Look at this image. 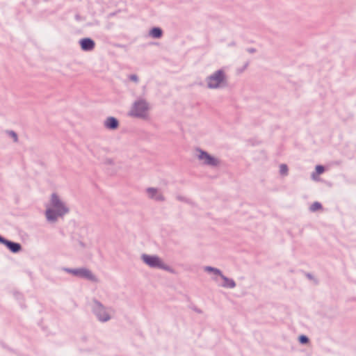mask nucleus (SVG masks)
Masks as SVG:
<instances>
[{
  "label": "nucleus",
  "mask_w": 356,
  "mask_h": 356,
  "mask_svg": "<svg viewBox=\"0 0 356 356\" xmlns=\"http://www.w3.org/2000/svg\"><path fill=\"white\" fill-rule=\"evenodd\" d=\"M106 125L108 128L114 129L118 126V122L115 118H110L106 122Z\"/></svg>",
  "instance_id": "obj_4"
},
{
  "label": "nucleus",
  "mask_w": 356,
  "mask_h": 356,
  "mask_svg": "<svg viewBox=\"0 0 356 356\" xmlns=\"http://www.w3.org/2000/svg\"><path fill=\"white\" fill-rule=\"evenodd\" d=\"M151 34H152L154 37H159V36H161V31L159 29H152V31H151Z\"/></svg>",
  "instance_id": "obj_8"
},
{
  "label": "nucleus",
  "mask_w": 356,
  "mask_h": 356,
  "mask_svg": "<svg viewBox=\"0 0 356 356\" xmlns=\"http://www.w3.org/2000/svg\"><path fill=\"white\" fill-rule=\"evenodd\" d=\"M143 259L147 264L152 266H158L160 264L159 259L156 257L144 256Z\"/></svg>",
  "instance_id": "obj_2"
},
{
  "label": "nucleus",
  "mask_w": 356,
  "mask_h": 356,
  "mask_svg": "<svg viewBox=\"0 0 356 356\" xmlns=\"http://www.w3.org/2000/svg\"><path fill=\"white\" fill-rule=\"evenodd\" d=\"M8 246L13 252H17L19 250V245L17 243H8Z\"/></svg>",
  "instance_id": "obj_6"
},
{
  "label": "nucleus",
  "mask_w": 356,
  "mask_h": 356,
  "mask_svg": "<svg viewBox=\"0 0 356 356\" xmlns=\"http://www.w3.org/2000/svg\"><path fill=\"white\" fill-rule=\"evenodd\" d=\"M227 286H234V283H233V282L230 281V282L227 284Z\"/></svg>",
  "instance_id": "obj_13"
},
{
  "label": "nucleus",
  "mask_w": 356,
  "mask_h": 356,
  "mask_svg": "<svg viewBox=\"0 0 356 356\" xmlns=\"http://www.w3.org/2000/svg\"><path fill=\"white\" fill-rule=\"evenodd\" d=\"M81 47L83 49H90L93 47L94 43L91 40L84 39L81 42Z\"/></svg>",
  "instance_id": "obj_3"
},
{
  "label": "nucleus",
  "mask_w": 356,
  "mask_h": 356,
  "mask_svg": "<svg viewBox=\"0 0 356 356\" xmlns=\"http://www.w3.org/2000/svg\"><path fill=\"white\" fill-rule=\"evenodd\" d=\"M318 207H320V206H319L318 204H314V206H313V209H317V208H318Z\"/></svg>",
  "instance_id": "obj_12"
},
{
  "label": "nucleus",
  "mask_w": 356,
  "mask_h": 356,
  "mask_svg": "<svg viewBox=\"0 0 356 356\" xmlns=\"http://www.w3.org/2000/svg\"><path fill=\"white\" fill-rule=\"evenodd\" d=\"M52 204H53L54 209H55L56 210H58L61 207V206L58 204V201L56 197H54V196L52 197Z\"/></svg>",
  "instance_id": "obj_7"
},
{
  "label": "nucleus",
  "mask_w": 356,
  "mask_h": 356,
  "mask_svg": "<svg viewBox=\"0 0 356 356\" xmlns=\"http://www.w3.org/2000/svg\"><path fill=\"white\" fill-rule=\"evenodd\" d=\"M51 210L49 209L47 211V217L49 219H53L54 218L51 216Z\"/></svg>",
  "instance_id": "obj_10"
},
{
  "label": "nucleus",
  "mask_w": 356,
  "mask_h": 356,
  "mask_svg": "<svg viewBox=\"0 0 356 356\" xmlns=\"http://www.w3.org/2000/svg\"><path fill=\"white\" fill-rule=\"evenodd\" d=\"M300 341L301 343H306L307 342V338L305 336H302L300 337Z\"/></svg>",
  "instance_id": "obj_9"
},
{
  "label": "nucleus",
  "mask_w": 356,
  "mask_h": 356,
  "mask_svg": "<svg viewBox=\"0 0 356 356\" xmlns=\"http://www.w3.org/2000/svg\"><path fill=\"white\" fill-rule=\"evenodd\" d=\"M221 80H222V78L220 75L211 77L209 79V87L210 88L218 87L220 85Z\"/></svg>",
  "instance_id": "obj_1"
},
{
  "label": "nucleus",
  "mask_w": 356,
  "mask_h": 356,
  "mask_svg": "<svg viewBox=\"0 0 356 356\" xmlns=\"http://www.w3.org/2000/svg\"><path fill=\"white\" fill-rule=\"evenodd\" d=\"M201 159H204L206 163L213 164L215 163V161L213 159L211 158L209 155H207L205 153H202L201 155Z\"/></svg>",
  "instance_id": "obj_5"
},
{
  "label": "nucleus",
  "mask_w": 356,
  "mask_h": 356,
  "mask_svg": "<svg viewBox=\"0 0 356 356\" xmlns=\"http://www.w3.org/2000/svg\"><path fill=\"white\" fill-rule=\"evenodd\" d=\"M316 170H317V171L318 172V173H321V172L323 171V168H322V167H321V166H318V167L316 168Z\"/></svg>",
  "instance_id": "obj_11"
},
{
  "label": "nucleus",
  "mask_w": 356,
  "mask_h": 356,
  "mask_svg": "<svg viewBox=\"0 0 356 356\" xmlns=\"http://www.w3.org/2000/svg\"><path fill=\"white\" fill-rule=\"evenodd\" d=\"M281 170L283 171V172H285L286 170L285 166H282L281 167Z\"/></svg>",
  "instance_id": "obj_14"
}]
</instances>
